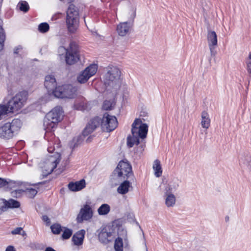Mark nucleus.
I'll return each mask as SVG.
<instances>
[{"label":"nucleus","mask_w":251,"mask_h":251,"mask_svg":"<svg viewBox=\"0 0 251 251\" xmlns=\"http://www.w3.org/2000/svg\"><path fill=\"white\" fill-rule=\"evenodd\" d=\"M25 192L28 197L30 198H33L37 194V191L35 189L28 188L26 189Z\"/></svg>","instance_id":"nucleus-34"},{"label":"nucleus","mask_w":251,"mask_h":251,"mask_svg":"<svg viewBox=\"0 0 251 251\" xmlns=\"http://www.w3.org/2000/svg\"><path fill=\"white\" fill-rule=\"evenodd\" d=\"M178 186H179L178 184L176 183L173 187H172L171 186H170L173 188V191H175L177 189V188L178 187Z\"/></svg>","instance_id":"nucleus-48"},{"label":"nucleus","mask_w":251,"mask_h":251,"mask_svg":"<svg viewBox=\"0 0 251 251\" xmlns=\"http://www.w3.org/2000/svg\"><path fill=\"white\" fill-rule=\"evenodd\" d=\"M162 174L161 165L159 161L158 160V177L160 176Z\"/></svg>","instance_id":"nucleus-39"},{"label":"nucleus","mask_w":251,"mask_h":251,"mask_svg":"<svg viewBox=\"0 0 251 251\" xmlns=\"http://www.w3.org/2000/svg\"><path fill=\"white\" fill-rule=\"evenodd\" d=\"M112 103L109 100H105L103 102L102 108L105 110H108L111 109Z\"/></svg>","instance_id":"nucleus-37"},{"label":"nucleus","mask_w":251,"mask_h":251,"mask_svg":"<svg viewBox=\"0 0 251 251\" xmlns=\"http://www.w3.org/2000/svg\"><path fill=\"white\" fill-rule=\"evenodd\" d=\"M116 236L115 227L107 226L102 228L100 232L98 237L100 241L103 244H107L112 241Z\"/></svg>","instance_id":"nucleus-9"},{"label":"nucleus","mask_w":251,"mask_h":251,"mask_svg":"<svg viewBox=\"0 0 251 251\" xmlns=\"http://www.w3.org/2000/svg\"><path fill=\"white\" fill-rule=\"evenodd\" d=\"M17 7L23 12H27L29 9V6L28 3L26 1L21 0L19 2Z\"/></svg>","instance_id":"nucleus-28"},{"label":"nucleus","mask_w":251,"mask_h":251,"mask_svg":"<svg viewBox=\"0 0 251 251\" xmlns=\"http://www.w3.org/2000/svg\"><path fill=\"white\" fill-rule=\"evenodd\" d=\"M60 160V155L58 153L49 156L41 166L43 176H46L51 174L53 170L57 167Z\"/></svg>","instance_id":"nucleus-8"},{"label":"nucleus","mask_w":251,"mask_h":251,"mask_svg":"<svg viewBox=\"0 0 251 251\" xmlns=\"http://www.w3.org/2000/svg\"><path fill=\"white\" fill-rule=\"evenodd\" d=\"M90 137H89V138L87 139V140H86V141H87V142H90Z\"/></svg>","instance_id":"nucleus-53"},{"label":"nucleus","mask_w":251,"mask_h":251,"mask_svg":"<svg viewBox=\"0 0 251 251\" xmlns=\"http://www.w3.org/2000/svg\"><path fill=\"white\" fill-rule=\"evenodd\" d=\"M26 92H21L17 94L8 102L6 106L8 112L13 113L21 109L27 100Z\"/></svg>","instance_id":"nucleus-7"},{"label":"nucleus","mask_w":251,"mask_h":251,"mask_svg":"<svg viewBox=\"0 0 251 251\" xmlns=\"http://www.w3.org/2000/svg\"><path fill=\"white\" fill-rule=\"evenodd\" d=\"M22 228L21 227H17L11 231V233L13 235L20 234Z\"/></svg>","instance_id":"nucleus-40"},{"label":"nucleus","mask_w":251,"mask_h":251,"mask_svg":"<svg viewBox=\"0 0 251 251\" xmlns=\"http://www.w3.org/2000/svg\"><path fill=\"white\" fill-rule=\"evenodd\" d=\"M85 231L81 229L75 233L72 237V241L74 244L77 246H81L83 244Z\"/></svg>","instance_id":"nucleus-18"},{"label":"nucleus","mask_w":251,"mask_h":251,"mask_svg":"<svg viewBox=\"0 0 251 251\" xmlns=\"http://www.w3.org/2000/svg\"><path fill=\"white\" fill-rule=\"evenodd\" d=\"M79 59L78 47L75 43L70 44V48L66 54V61L68 64H75Z\"/></svg>","instance_id":"nucleus-12"},{"label":"nucleus","mask_w":251,"mask_h":251,"mask_svg":"<svg viewBox=\"0 0 251 251\" xmlns=\"http://www.w3.org/2000/svg\"><path fill=\"white\" fill-rule=\"evenodd\" d=\"M85 180L81 179L75 182H70L68 184V188L72 191H78L83 189L85 187Z\"/></svg>","instance_id":"nucleus-21"},{"label":"nucleus","mask_w":251,"mask_h":251,"mask_svg":"<svg viewBox=\"0 0 251 251\" xmlns=\"http://www.w3.org/2000/svg\"><path fill=\"white\" fill-rule=\"evenodd\" d=\"M58 50H59V52H65L66 53V54H67V51L68 50V49H66L64 47H60L58 49Z\"/></svg>","instance_id":"nucleus-44"},{"label":"nucleus","mask_w":251,"mask_h":251,"mask_svg":"<svg viewBox=\"0 0 251 251\" xmlns=\"http://www.w3.org/2000/svg\"><path fill=\"white\" fill-rule=\"evenodd\" d=\"M42 220L46 222L47 225L50 224V220L47 215H43L42 217Z\"/></svg>","instance_id":"nucleus-41"},{"label":"nucleus","mask_w":251,"mask_h":251,"mask_svg":"<svg viewBox=\"0 0 251 251\" xmlns=\"http://www.w3.org/2000/svg\"><path fill=\"white\" fill-rule=\"evenodd\" d=\"M75 107L76 109L81 111L85 110L87 108V103L84 101L80 103L76 102Z\"/></svg>","instance_id":"nucleus-32"},{"label":"nucleus","mask_w":251,"mask_h":251,"mask_svg":"<svg viewBox=\"0 0 251 251\" xmlns=\"http://www.w3.org/2000/svg\"><path fill=\"white\" fill-rule=\"evenodd\" d=\"M22 191L21 190H16L15 192V193H16V194L18 193V194H20Z\"/></svg>","instance_id":"nucleus-52"},{"label":"nucleus","mask_w":251,"mask_h":251,"mask_svg":"<svg viewBox=\"0 0 251 251\" xmlns=\"http://www.w3.org/2000/svg\"><path fill=\"white\" fill-rule=\"evenodd\" d=\"M97 65L92 64L87 67L84 71H82L77 76V80L80 83H84L97 72Z\"/></svg>","instance_id":"nucleus-13"},{"label":"nucleus","mask_w":251,"mask_h":251,"mask_svg":"<svg viewBox=\"0 0 251 251\" xmlns=\"http://www.w3.org/2000/svg\"><path fill=\"white\" fill-rule=\"evenodd\" d=\"M20 206V202L13 199H10L8 201L0 199V215L4 211H6L9 208H18Z\"/></svg>","instance_id":"nucleus-15"},{"label":"nucleus","mask_w":251,"mask_h":251,"mask_svg":"<svg viewBox=\"0 0 251 251\" xmlns=\"http://www.w3.org/2000/svg\"><path fill=\"white\" fill-rule=\"evenodd\" d=\"M76 92V89L71 85H64V98H73Z\"/></svg>","instance_id":"nucleus-22"},{"label":"nucleus","mask_w":251,"mask_h":251,"mask_svg":"<svg viewBox=\"0 0 251 251\" xmlns=\"http://www.w3.org/2000/svg\"><path fill=\"white\" fill-rule=\"evenodd\" d=\"M63 89L64 85L62 86L56 87L53 90L52 92L50 93V94L49 95H53L55 97L58 98H64Z\"/></svg>","instance_id":"nucleus-26"},{"label":"nucleus","mask_w":251,"mask_h":251,"mask_svg":"<svg viewBox=\"0 0 251 251\" xmlns=\"http://www.w3.org/2000/svg\"><path fill=\"white\" fill-rule=\"evenodd\" d=\"M7 182L5 180L0 178V188L6 185Z\"/></svg>","instance_id":"nucleus-45"},{"label":"nucleus","mask_w":251,"mask_h":251,"mask_svg":"<svg viewBox=\"0 0 251 251\" xmlns=\"http://www.w3.org/2000/svg\"><path fill=\"white\" fill-rule=\"evenodd\" d=\"M114 186H116L117 185V183H115L114 184H113Z\"/></svg>","instance_id":"nucleus-54"},{"label":"nucleus","mask_w":251,"mask_h":251,"mask_svg":"<svg viewBox=\"0 0 251 251\" xmlns=\"http://www.w3.org/2000/svg\"><path fill=\"white\" fill-rule=\"evenodd\" d=\"M93 215V211L91 207L85 204L81 208L76 217V221L78 223H82L84 221L90 220Z\"/></svg>","instance_id":"nucleus-14"},{"label":"nucleus","mask_w":251,"mask_h":251,"mask_svg":"<svg viewBox=\"0 0 251 251\" xmlns=\"http://www.w3.org/2000/svg\"><path fill=\"white\" fill-rule=\"evenodd\" d=\"M110 207L108 204H102L98 209V212L100 215H105L110 212Z\"/></svg>","instance_id":"nucleus-27"},{"label":"nucleus","mask_w":251,"mask_h":251,"mask_svg":"<svg viewBox=\"0 0 251 251\" xmlns=\"http://www.w3.org/2000/svg\"><path fill=\"white\" fill-rule=\"evenodd\" d=\"M72 233V230L65 228L62 233V237L64 239H68L71 236Z\"/></svg>","instance_id":"nucleus-33"},{"label":"nucleus","mask_w":251,"mask_h":251,"mask_svg":"<svg viewBox=\"0 0 251 251\" xmlns=\"http://www.w3.org/2000/svg\"><path fill=\"white\" fill-rule=\"evenodd\" d=\"M81 140V136H77L75 137L72 142L70 143V147L72 148H75V147L77 146V145L80 141Z\"/></svg>","instance_id":"nucleus-35"},{"label":"nucleus","mask_w":251,"mask_h":251,"mask_svg":"<svg viewBox=\"0 0 251 251\" xmlns=\"http://www.w3.org/2000/svg\"><path fill=\"white\" fill-rule=\"evenodd\" d=\"M100 118L95 117L88 123L83 131L82 134L84 136H88L93 132L98 127L100 126Z\"/></svg>","instance_id":"nucleus-16"},{"label":"nucleus","mask_w":251,"mask_h":251,"mask_svg":"<svg viewBox=\"0 0 251 251\" xmlns=\"http://www.w3.org/2000/svg\"><path fill=\"white\" fill-rule=\"evenodd\" d=\"M214 46H209V49L210 50L211 55L212 56H214L216 54V52L214 50Z\"/></svg>","instance_id":"nucleus-42"},{"label":"nucleus","mask_w":251,"mask_h":251,"mask_svg":"<svg viewBox=\"0 0 251 251\" xmlns=\"http://www.w3.org/2000/svg\"><path fill=\"white\" fill-rule=\"evenodd\" d=\"M38 29L41 33H46L49 30L50 26L47 23H42L39 24Z\"/></svg>","instance_id":"nucleus-30"},{"label":"nucleus","mask_w":251,"mask_h":251,"mask_svg":"<svg viewBox=\"0 0 251 251\" xmlns=\"http://www.w3.org/2000/svg\"><path fill=\"white\" fill-rule=\"evenodd\" d=\"M123 177L124 178H129L130 180H133L134 176L132 172L131 166L127 162L121 161H120L117 168L115 169L113 172V175L111 181L116 179L118 177Z\"/></svg>","instance_id":"nucleus-6"},{"label":"nucleus","mask_w":251,"mask_h":251,"mask_svg":"<svg viewBox=\"0 0 251 251\" xmlns=\"http://www.w3.org/2000/svg\"><path fill=\"white\" fill-rule=\"evenodd\" d=\"M229 220V217L228 216H226L225 217V221L226 222H227Z\"/></svg>","instance_id":"nucleus-51"},{"label":"nucleus","mask_w":251,"mask_h":251,"mask_svg":"<svg viewBox=\"0 0 251 251\" xmlns=\"http://www.w3.org/2000/svg\"><path fill=\"white\" fill-rule=\"evenodd\" d=\"M100 125L104 130L106 132H110L116 128L118 125V122L115 116L105 113L102 118H100Z\"/></svg>","instance_id":"nucleus-10"},{"label":"nucleus","mask_w":251,"mask_h":251,"mask_svg":"<svg viewBox=\"0 0 251 251\" xmlns=\"http://www.w3.org/2000/svg\"><path fill=\"white\" fill-rule=\"evenodd\" d=\"M153 169L154 172V175L157 177V160L154 161Z\"/></svg>","instance_id":"nucleus-43"},{"label":"nucleus","mask_w":251,"mask_h":251,"mask_svg":"<svg viewBox=\"0 0 251 251\" xmlns=\"http://www.w3.org/2000/svg\"><path fill=\"white\" fill-rule=\"evenodd\" d=\"M148 132V126L145 124H142L139 119H136L132 125V136L129 135L127 138V145L129 148H132L135 144L138 145L139 138H145Z\"/></svg>","instance_id":"nucleus-2"},{"label":"nucleus","mask_w":251,"mask_h":251,"mask_svg":"<svg viewBox=\"0 0 251 251\" xmlns=\"http://www.w3.org/2000/svg\"><path fill=\"white\" fill-rule=\"evenodd\" d=\"M247 71L251 75V52L250 53L248 58L247 59Z\"/></svg>","instance_id":"nucleus-36"},{"label":"nucleus","mask_w":251,"mask_h":251,"mask_svg":"<svg viewBox=\"0 0 251 251\" xmlns=\"http://www.w3.org/2000/svg\"><path fill=\"white\" fill-rule=\"evenodd\" d=\"M118 235L119 236L115 241L114 249L116 251H123V239L121 236H126V231L123 229L121 231L118 232Z\"/></svg>","instance_id":"nucleus-20"},{"label":"nucleus","mask_w":251,"mask_h":251,"mask_svg":"<svg viewBox=\"0 0 251 251\" xmlns=\"http://www.w3.org/2000/svg\"><path fill=\"white\" fill-rule=\"evenodd\" d=\"M168 180L167 178L163 176L162 178V182L159 187L161 189L163 186L165 190V204L167 207H173L176 203V199L174 194H172L173 188L169 184H167Z\"/></svg>","instance_id":"nucleus-11"},{"label":"nucleus","mask_w":251,"mask_h":251,"mask_svg":"<svg viewBox=\"0 0 251 251\" xmlns=\"http://www.w3.org/2000/svg\"><path fill=\"white\" fill-rule=\"evenodd\" d=\"M201 125L203 128H208L210 126V120L209 115L207 112L203 111L201 113Z\"/></svg>","instance_id":"nucleus-25"},{"label":"nucleus","mask_w":251,"mask_h":251,"mask_svg":"<svg viewBox=\"0 0 251 251\" xmlns=\"http://www.w3.org/2000/svg\"><path fill=\"white\" fill-rule=\"evenodd\" d=\"M5 251H16L14 247L12 246H8Z\"/></svg>","instance_id":"nucleus-46"},{"label":"nucleus","mask_w":251,"mask_h":251,"mask_svg":"<svg viewBox=\"0 0 251 251\" xmlns=\"http://www.w3.org/2000/svg\"><path fill=\"white\" fill-rule=\"evenodd\" d=\"M131 25L127 22L120 23L117 26V31L119 35L124 36L126 35L130 30Z\"/></svg>","instance_id":"nucleus-19"},{"label":"nucleus","mask_w":251,"mask_h":251,"mask_svg":"<svg viewBox=\"0 0 251 251\" xmlns=\"http://www.w3.org/2000/svg\"><path fill=\"white\" fill-rule=\"evenodd\" d=\"M5 40V34L4 29L0 25V51L3 50L4 42Z\"/></svg>","instance_id":"nucleus-29"},{"label":"nucleus","mask_w":251,"mask_h":251,"mask_svg":"<svg viewBox=\"0 0 251 251\" xmlns=\"http://www.w3.org/2000/svg\"><path fill=\"white\" fill-rule=\"evenodd\" d=\"M121 72L117 67L112 66L107 69L104 76V83L107 91L116 92L122 83Z\"/></svg>","instance_id":"nucleus-1"},{"label":"nucleus","mask_w":251,"mask_h":251,"mask_svg":"<svg viewBox=\"0 0 251 251\" xmlns=\"http://www.w3.org/2000/svg\"><path fill=\"white\" fill-rule=\"evenodd\" d=\"M22 126V122L20 119H15L11 123H5L0 127V137L9 139L16 133Z\"/></svg>","instance_id":"nucleus-5"},{"label":"nucleus","mask_w":251,"mask_h":251,"mask_svg":"<svg viewBox=\"0 0 251 251\" xmlns=\"http://www.w3.org/2000/svg\"><path fill=\"white\" fill-rule=\"evenodd\" d=\"M54 150V148H52V147H49L48 148V151L49 152H52V151H53Z\"/></svg>","instance_id":"nucleus-50"},{"label":"nucleus","mask_w":251,"mask_h":251,"mask_svg":"<svg viewBox=\"0 0 251 251\" xmlns=\"http://www.w3.org/2000/svg\"><path fill=\"white\" fill-rule=\"evenodd\" d=\"M7 112L6 107L4 105H0V117L5 115Z\"/></svg>","instance_id":"nucleus-38"},{"label":"nucleus","mask_w":251,"mask_h":251,"mask_svg":"<svg viewBox=\"0 0 251 251\" xmlns=\"http://www.w3.org/2000/svg\"><path fill=\"white\" fill-rule=\"evenodd\" d=\"M78 9L73 4H70L66 11V24L68 31L75 33L79 26Z\"/></svg>","instance_id":"nucleus-4"},{"label":"nucleus","mask_w":251,"mask_h":251,"mask_svg":"<svg viewBox=\"0 0 251 251\" xmlns=\"http://www.w3.org/2000/svg\"><path fill=\"white\" fill-rule=\"evenodd\" d=\"M56 82L53 75H48L45 77L44 85L48 90V94L52 92V91L56 87Z\"/></svg>","instance_id":"nucleus-17"},{"label":"nucleus","mask_w":251,"mask_h":251,"mask_svg":"<svg viewBox=\"0 0 251 251\" xmlns=\"http://www.w3.org/2000/svg\"><path fill=\"white\" fill-rule=\"evenodd\" d=\"M22 48V47L21 46H19L18 47H17L14 50V53H15V54H18V52H19V50H21Z\"/></svg>","instance_id":"nucleus-47"},{"label":"nucleus","mask_w":251,"mask_h":251,"mask_svg":"<svg viewBox=\"0 0 251 251\" xmlns=\"http://www.w3.org/2000/svg\"><path fill=\"white\" fill-rule=\"evenodd\" d=\"M51 231L53 233L58 234L62 231V227L59 224H54L50 226Z\"/></svg>","instance_id":"nucleus-31"},{"label":"nucleus","mask_w":251,"mask_h":251,"mask_svg":"<svg viewBox=\"0 0 251 251\" xmlns=\"http://www.w3.org/2000/svg\"><path fill=\"white\" fill-rule=\"evenodd\" d=\"M207 41L208 46H216L217 45V36L214 31H209L207 33Z\"/></svg>","instance_id":"nucleus-24"},{"label":"nucleus","mask_w":251,"mask_h":251,"mask_svg":"<svg viewBox=\"0 0 251 251\" xmlns=\"http://www.w3.org/2000/svg\"><path fill=\"white\" fill-rule=\"evenodd\" d=\"M45 251H56L51 247H48L46 249Z\"/></svg>","instance_id":"nucleus-49"},{"label":"nucleus","mask_w":251,"mask_h":251,"mask_svg":"<svg viewBox=\"0 0 251 251\" xmlns=\"http://www.w3.org/2000/svg\"><path fill=\"white\" fill-rule=\"evenodd\" d=\"M131 182L128 180H125L122 182L117 188V192L119 194H125L129 191Z\"/></svg>","instance_id":"nucleus-23"},{"label":"nucleus","mask_w":251,"mask_h":251,"mask_svg":"<svg viewBox=\"0 0 251 251\" xmlns=\"http://www.w3.org/2000/svg\"><path fill=\"white\" fill-rule=\"evenodd\" d=\"M62 108L56 106L47 114L44 120V126L47 132L51 131L63 118Z\"/></svg>","instance_id":"nucleus-3"}]
</instances>
